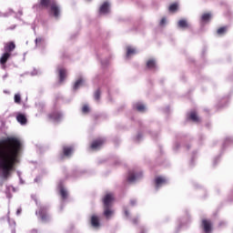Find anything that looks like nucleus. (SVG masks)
<instances>
[{"label":"nucleus","mask_w":233,"mask_h":233,"mask_svg":"<svg viewBox=\"0 0 233 233\" xmlns=\"http://www.w3.org/2000/svg\"><path fill=\"white\" fill-rule=\"evenodd\" d=\"M142 176V172L134 173V171H130L127 177V181H129V183H134V181H137V179H141Z\"/></svg>","instance_id":"nucleus-4"},{"label":"nucleus","mask_w":233,"mask_h":233,"mask_svg":"<svg viewBox=\"0 0 233 233\" xmlns=\"http://www.w3.org/2000/svg\"><path fill=\"white\" fill-rule=\"evenodd\" d=\"M103 145H105V139L98 138V139L93 141V143L91 144V148L93 150H96V148H100V147H103Z\"/></svg>","instance_id":"nucleus-8"},{"label":"nucleus","mask_w":233,"mask_h":233,"mask_svg":"<svg viewBox=\"0 0 233 233\" xmlns=\"http://www.w3.org/2000/svg\"><path fill=\"white\" fill-rule=\"evenodd\" d=\"M165 184H167V178H165V177H157L155 179V185H156L157 188H159V187L161 185H165Z\"/></svg>","instance_id":"nucleus-14"},{"label":"nucleus","mask_w":233,"mask_h":233,"mask_svg":"<svg viewBox=\"0 0 233 233\" xmlns=\"http://www.w3.org/2000/svg\"><path fill=\"white\" fill-rule=\"evenodd\" d=\"M94 98L96 99V101H99L101 99V89L100 88H98L95 91Z\"/></svg>","instance_id":"nucleus-27"},{"label":"nucleus","mask_w":233,"mask_h":233,"mask_svg":"<svg viewBox=\"0 0 233 233\" xmlns=\"http://www.w3.org/2000/svg\"><path fill=\"white\" fill-rule=\"evenodd\" d=\"M136 49L133 48L132 46H127V57H130V56H134L136 54Z\"/></svg>","instance_id":"nucleus-26"},{"label":"nucleus","mask_w":233,"mask_h":233,"mask_svg":"<svg viewBox=\"0 0 233 233\" xmlns=\"http://www.w3.org/2000/svg\"><path fill=\"white\" fill-rule=\"evenodd\" d=\"M35 45H36V46H43V45H45V38L37 37L35 39Z\"/></svg>","instance_id":"nucleus-28"},{"label":"nucleus","mask_w":233,"mask_h":233,"mask_svg":"<svg viewBox=\"0 0 233 233\" xmlns=\"http://www.w3.org/2000/svg\"><path fill=\"white\" fill-rule=\"evenodd\" d=\"M177 10V4H172L169 5V12H176Z\"/></svg>","instance_id":"nucleus-30"},{"label":"nucleus","mask_w":233,"mask_h":233,"mask_svg":"<svg viewBox=\"0 0 233 233\" xmlns=\"http://www.w3.org/2000/svg\"><path fill=\"white\" fill-rule=\"evenodd\" d=\"M227 30H228V26L219 27L217 30V34H218V35H224V34H227Z\"/></svg>","instance_id":"nucleus-25"},{"label":"nucleus","mask_w":233,"mask_h":233,"mask_svg":"<svg viewBox=\"0 0 233 233\" xmlns=\"http://www.w3.org/2000/svg\"><path fill=\"white\" fill-rule=\"evenodd\" d=\"M83 83H85V80H84L82 77L78 78V79L75 82L74 90L79 89V86H82Z\"/></svg>","instance_id":"nucleus-20"},{"label":"nucleus","mask_w":233,"mask_h":233,"mask_svg":"<svg viewBox=\"0 0 233 233\" xmlns=\"http://www.w3.org/2000/svg\"><path fill=\"white\" fill-rule=\"evenodd\" d=\"M21 212H23V209H21V208H19L16 210V216H20V215H21Z\"/></svg>","instance_id":"nucleus-33"},{"label":"nucleus","mask_w":233,"mask_h":233,"mask_svg":"<svg viewBox=\"0 0 233 233\" xmlns=\"http://www.w3.org/2000/svg\"><path fill=\"white\" fill-rule=\"evenodd\" d=\"M32 232H35V230H33Z\"/></svg>","instance_id":"nucleus-40"},{"label":"nucleus","mask_w":233,"mask_h":233,"mask_svg":"<svg viewBox=\"0 0 233 233\" xmlns=\"http://www.w3.org/2000/svg\"><path fill=\"white\" fill-rule=\"evenodd\" d=\"M21 150V140L8 137L0 139V177L8 179L17 163V156Z\"/></svg>","instance_id":"nucleus-1"},{"label":"nucleus","mask_w":233,"mask_h":233,"mask_svg":"<svg viewBox=\"0 0 233 233\" xmlns=\"http://www.w3.org/2000/svg\"><path fill=\"white\" fill-rule=\"evenodd\" d=\"M38 216L42 221H48L49 217L46 212V208H40L38 210Z\"/></svg>","instance_id":"nucleus-6"},{"label":"nucleus","mask_w":233,"mask_h":233,"mask_svg":"<svg viewBox=\"0 0 233 233\" xmlns=\"http://www.w3.org/2000/svg\"><path fill=\"white\" fill-rule=\"evenodd\" d=\"M211 17H212V14H210V13H204L201 15V21H202V23H208L210 21Z\"/></svg>","instance_id":"nucleus-19"},{"label":"nucleus","mask_w":233,"mask_h":233,"mask_svg":"<svg viewBox=\"0 0 233 233\" xmlns=\"http://www.w3.org/2000/svg\"><path fill=\"white\" fill-rule=\"evenodd\" d=\"M15 103H16V105H19V103H21V95L19 94L15 95Z\"/></svg>","instance_id":"nucleus-31"},{"label":"nucleus","mask_w":233,"mask_h":233,"mask_svg":"<svg viewBox=\"0 0 233 233\" xmlns=\"http://www.w3.org/2000/svg\"><path fill=\"white\" fill-rule=\"evenodd\" d=\"M16 120L18 123H20V125H25L26 123V116H25V115L19 114L16 116Z\"/></svg>","instance_id":"nucleus-21"},{"label":"nucleus","mask_w":233,"mask_h":233,"mask_svg":"<svg viewBox=\"0 0 233 233\" xmlns=\"http://www.w3.org/2000/svg\"><path fill=\"white\" fill-rule=\"evenodd\" d=\"M114 214V211L112 210L111 207L104 206V216L109 219V218Z\"/></svg>","instance_id":"nucleus-16"},{"label":"nucleus","mask_w":233,"mask_h":233,"mask_svg":"<svg viewBox=\"0 0 233 233\" xmlns=\"http://www.w3.org/2000/svg\"><path fill=\"white\" fill-rule=\"evenodd\" d=\"M125 214H126L127 218H128V214H129V213H128V210H126V211H125Z\"/></svg>","instance_id":"nucleus-37"},{"label":"nucleus","mask_w":233,"mask_h":233,"mask_svg":"<svg viewBox=\"0 0 233 233\" xmlns=\"http://www.w3.org/2000/svg\"><path fill=\"white\" fill-rule=\"evenodd\" d=\"M40 5L45 8H48L49 6L50 14H52L56 19L59 17L61 9L59 8V5H57V3H56V0H41Z\"/></svg>","instance_id":"nucleus-2"},{"label":"nucleus","mask_w":233,"mask_h":233,"mask_svg":"<svg viewBox=\"0 0 233 233\" xmlns=\"http://www.w3.org/2000/svg\"><path fill=\"white\" fill-rule=\"evenodd\" d=\"M73 152H74L73 147H68V146L63 147V156H65L66 157H70Z\"/></svg>","instance_id":"nucleus-11"},{"label":"nucleus","mask_w":233,"mask_h":233,"mask_svg":"<svg viewBox=\"0 0 233 233\" xmlns=\"http://www.w3.org/2000/svg\"><path fill=\"white\" fill-rule=\"evenodd\" d=\"M82 112L83 114H88V112H90V107L88 106V105H84L82 106Z\"/></svg>","instance_id":"nucleus-29"},{"label":"nucleus","mask_w":233,"mask_h":233,"mask_svg":"<svg viewBox=\"0 0 233 233\" xmlns=\"http://www.w3.org/2000/svg\"><path fill=\"white\" fill-rule=\"evenodd\" d=\"M134 108L135 110H137V112H145V110H147V106L139 102L134 105Z\"/></svg>","instance_id":"nucleus-18"},{"label":"nucleus","mask_w":233,"mask_h":233,"mask_svg":"<svg viewBox=\"0 0 233 233\" xmlns=\"http://www.w3.org/2000/svg\"><path fill=\"white\" fill-rule=\"evenodd\" d=\"M137 221H138L137 218H134V219H133V223H134L135 225L137 224Z\"/></svg>","instance_id":"nucleus-35"},{"label":"nucleus","mask_w":233,"mask_h":233,"mask_svg":"<svg viewBox=\"0 0 233 233\" xmlns=\"http://www.w3.org/2000/svg\"><path fill=\"white\" fill-rule=\"evenodd\" d=\"M11 223H13V225H15V222L14 220H11Z\"/></svg>","instance_id":"nucleus-38"},{"label":"nucleus","mask_w":233,"mask_h":233,"mask_svg":"<svg viewBox=\"0 0 233 233\" xmlns=\"http://www.w3.org/2000/svg\"><path fill=\"white\" fill-rule=\"evenodd\" d=\"M60 196L62 199H66L68 198V192L65 187H63V186H60Z\"/></svg>","instance_id":"nucleus-22"},{"label":"nucleus","mask_w":233,"mask_h":233,"mask_svg":"<svg viewBox=\"0 0 233 233\" xmlns=\"http://www.w3.org/2000/svg\"><path fill=\"white\" fill-rule=\"evenodd\" d=\"M179 28H188V22L185 19H181L177 23Z\"/></svg>","instance_id":"nucleus-24"},{"label":"nucleus","mask_w":233,"mask_h":233,"mask_svg":"<svg viewBox=\"0 0 233 233\" xmlns=\"http://www.w3.org/2000/svg\"><path fill=\"white\" fill-rule=\"evenodd\" d=\"M91 227L94 228H99L101 227V223L99 222V217L97 215L91 216Z\"/></svg>","instance_id":"nucleus-9"},{"label":"nucleus","mask_w":233,"mask_h":233,"mask_svg":"<svg viewBox=\"0 0 233 233\" xmlns=\"http://www.w3.org/2000/svg\"><path fill=\"white\" fill-rule=\"evenodd\" d=\"M146 66L148 70H157V63L156 62V59L150 58L147 61Z\"/></svg>","instance_id":"nucleus-7"},{"label":"nucleus","mask_w":233,"mask_h":233,"mask_svg":"<svg viewBox=\"0 0 233 233\" xmlns=\"http://www.w3.org/2000/svg\"><path fill=\"white\" fill-rule=\"evenodd\" d=\"M10 56L12 54L5 52L0 57V65L5 68V65H6L7 61L10 59Z\"/></svg>","instance_id":"nucleus-10"},{"label":"nucleus","mask_w":233,"mask_h":233,"mask_svg":"<svg viewBox=\"0 0 233 233\" xmlns=\"http://www.w3.org/2000/svg\"><path fill=\"white\" fill-rule=\"evenodd\" d=\"M114 194L107 193L103 198V205L104 207H112V203H114Z\"/></svg>","instance_id":"nucleus-3"},{"label":"nucleus","mask_w":233,"mask_h":233,"mask_svg":"<svg viewBox=\"0 0 233 233\" xmlns=\"http://www.w3.org/2000/svg\"><path fill=\"white\" fill-rule=\"evenodd\" d=\"M136 203H137L136 200H134V199L130 200V205H132V207H134V205H136Z\"/></svg>","instance_id":"nucleus-34"},{"label":"nucleus","mask_w":233,"mask_h":233,"mask_svg":"<svg viewBox=\"0 0 233 233\" xmlns=\"http://www.w3.org/2000/svg\"><path fill=\"white\" fill-rule=\"evenodd\" d=\"M167 23V18H162L160 20V26H163Z\"/></svg>","instance_id":"nucleus-32"},{"label":"nucleus","mask_w":233,"mask_h":233,"mask_svg":"<svg viewBox=\"0 0 233 233\" xmlns=\"http://www.w3.org/2000/svg\"><path fill=\"white\" fill-rule=\"evenodd\" d=\"M58 74H59V81H60V83H63V81H65V79H66V69L59 68Z\"/></svg>","instance_id":"nucleus-15"},{"label":"nucleus","mask_w":233,"mask_h":233,"mask_svg":"<svg viewBox=\"0 0 233 233\" xmlns=\"http://www.w3.org/2000/svg\"><path fill=\"white\" fill-rule=\"evenodd\" d=\"M110 12V5L108 2H105L99 8L100 14H108Z\"/></svg>","instance_id":"nucleus-13"},{"label":"nucleus","mask_w":233,"mask_h":233,"mask_svg":"<svg viewBox=\"0 0 233 233\" xmlns=\"http://www.w3.org/2000/svg\"><path fill=\"white\" fill-rule=\"evenodd\" d=\"M189 119H191V121H194L195 123H199V117L198 116V114L196 112H191L189 114Z\"/></svg>","instance_id":"nucleus-23"},{"label":"nucleus","mask_w":233,"mask_h":233,"mask_svg":"<svg viewBox=\"0 0 233 233\" xmlns=\"http://www.w3.org/2000/svg\"><path fill=\"white\" fill-rule=\"evenodd\" d=\"M202 228L205 233L212 232V222L208 219H202Z\"/></svg>","instance_id":"nucleus-5"},{"label":"nucleus","mask_w":233,"mask_h":233,"mask_svg":"<svg viewBox=\"0 0 233 233\" xmlns=\"http://www.w3.org/2000/svg\"><path fill=\"white\" fill-rule=\"evenodd\" d=\"M4 50L7 54L12 53L13 50H15V44L14 42H9L5 44Z\"/></svg>","instance_id":"nucleus-12"},{"label":"nucleus","mask_w":233,"mask_h":233,"mask_svg":"<svg viewBox=\"0 0 233 233\" xmlns=\"http://www.w3.org/2000/svg\"><path fill=\"white\" fill-rule=\"evenodd\" d=\"M2 17H8V15L6 14H4V15H1Z\"/></svg>","instance_id":"nucleus-36"},{"label":"nucleus","mask_w":233,"mask_h":233,"mask_svg":"<svg viewBox=\"0 0 233 233\" xmlns=\"http://www.w3.org/2000/svg\"><path fill=\"white\" fill-rule=\"evenodd\" d=\"M49 119L52 121H59L61 119V113L55 111L49 115Z\"/></svg>","instance_id":"nucleus-17"},{"label":"nucleus","mask_w":233,"mask_h":233,"mask_svg":"<svg viewBox=\"0 0 233 233\" xmlns=\"http://www.w3.org/2000/svg\"><path fill=\"white\" fill-rule=\"evenodd\" d=\"M19 14H20V15H23V12L22 11H19Z\"/></svg>","instance_id":"nucleus-39"}]
</instances>
